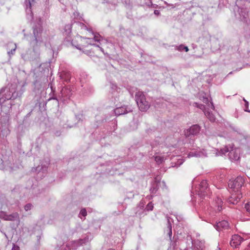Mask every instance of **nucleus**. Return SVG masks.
<instances>
[{
	"label": "nucleus",
	"instance_id": "1",
	"mask_svg": "<svg viewBox=\"0 0 250 250\" xmlns=\"http://www.w3.org/2000/svg\"><path fill=\"white\" fill-rule=\"evenodd\" d=\"M33 36L30 42L32 49H28L21 54L22 58L25 61H32L38 59L41 47L45 44L46 33L43 31L41 21L33 27Z\"/></svg>",
	"mask_w": 250,
	"mask_h": 250
},
{
	"label": "nucleus",
	"instance_id": "2",
	"mask_svg": "<svg viewBox=\"0 0 250 250\" xmlns=\"http://www.w3.org/2000/svg\"><path fill=\"white\" fill-rule=\"evenodd\" d=\"M17 84L14 83L8 84L0 90V104L2 107L7 106L11 108L14 104L13 101L21 96V93L17 91Z\"/></svg>",
	"mask_w": 250,
	"mask_h": 250
},
{
	"label": "nucleus",
	"instance_id": "3",
	"mask_svg": "<svg viewBox=\"0 0 250 250\" xmlns=\"http://www.w3.org/2000/svg\"><path fill=\"white\" fill-rule=\"evenodd\" d=\"M209 193L210 189L208 187L206 180H202L198 187H195L194 184L192 187L191 193L196 194L202 198L208 195Z\"/></svg>",
	"mask_w": 250,
	"mask_h": 250
},
{
	"label": "nucleus",
	"instance_id": "4",
	"mask_svg": "<svg viewBox=\"0 0 250 250\" xmlns=\"http://www.w3.org/2000/svg\"><path fill=\"white\" fill-rule=\"evenodd\" d=\"M135 101L139 109L142 111H146L150 107L149 103L146 100L144 93L142 91L136 92Z\"/></svg>",
	"mask_w": 250,
	"mask_h": 250
},
{
	"label": "nucleus",
	"instance_id": "5",
	"mask_svg": "<svg viewBox=\"0 0 250 250\" xmlns=\"http://www.w3.org/2000/svg\"><path fill=\"white\" fill-rule=\"evenodd\" d=\"M229 152L228 156L231 161H238L240 158L239 151L236 149H232L231 147L226 146L224 148L221 149L218 152V155H226Z\"/></svg>",
	"mask_w": 250,
	"mask_h": 250
},
{
	"label": "nucleus",
	"instance_id": "6",
	"mask_svg": "<svg viewBox=\"0 0 250 250\" xmlns=\"http://www.w3.org/2000/svg\"><path fill=\"white\" fill-rule=\"evenodd\" d=\"M245 182L244 178L242 176H238L234 180H229L228 183L229 187L234 192L241 193L240 189Z\"/></svg>",
	"mask_w": 250,
	"mask_h": 250
},
{
	"label": "nucleus",
	"instance_id": "7",
	"mask_svg": "<svg viewBox=\"0 0 250 250\" xmlns=\"http://www.w3.org/2000/svg\"><path fill=\"white\" fill-rule=\"evenodd\" d=\"M234 10H237L235 13V17L243 22H247L248 18V11L246 8L236 6Z\"/></svg>",
	"mask_w": 250,
	"mask_h": 250
},
{
	"label": "nucleus",
	"instance_id": "8",
	"mask_svg": "<svg viewBox=\"0 0 250 250\" xmlns=\"http://www.w3.org/2000/svg\"><path fill=\"white\" fill-rule=\"evenodd\" d=\"M91 32L94 36L93 38H84L82 37H79L78 39L80 40L81 41L83 40H86V43L92 45H94L96 47H99V44H96L95 43H92V42L93 41H95L97 42H100L103 41L102 37L98 34V33H94L92 30L91 31H89Z\"/></svg>",
	"mask_w": 250,
	"mask_h": 250
},
{
	"label": "nucleus",
	"instance_id": "9",
	"mask_svg": "<svg viewBox=\"0 0 250 250\" xmlns=\"http://www.w3.org/2000/svg\"><path fill=\"white\" fill-rule=\"evenodd\" d=\"M200 130V127L198 125H192L189 128L184 131L186 137H189L191 136L197 135Z\"/></svg>",
	"mask_w": 250,
	"mask_h": 250
},
{
	"label": "nucleus",
	"instance_id": "10",
	"mask_svg": "<svg viewBox=\"0 0 250 250\" xmlns=\"http://www.w3.org/2000/svg\"><path fill=\"white\" fill-rule=\"evenodd\" d=\"M194 104H195V106L203 110L205 115L210 120V121L214 122L215 121V116L208 108H206L205 107V105L202 104H198L196 103H195Z\"/></svg>",
	"mask_w": 250,
	"mask_h": 250
},
{
	"label": "nucleus",
	"instance_id": "11",
	"mask_svg": "<svg viewBox=\"0 0 250 250\" xmlns=\"http://www.w3.org/2000/svg\"><path fill=\"white\" fill-rule=\"evenodd\" d=\"M244 241V239L238 234L233 235L231 237L230 245L233 248L238 247Z\"/></svg>",
	"mask_w": 250,
	"mask_h": 250
},
{
	"label": "nucleus",
	"instance_id": "12",
	"mask_svg": "<svg viewBox=\"0 0 250 250\" xmlns=\"http://www.w3.org/2000/svg\"><path fill=\"white\" fill-rule=\"evenodd\" d=\"M214 227L219 231L228 229L229 228V225L227 220H221L216 223Z\"/></svg>",
	"mask_w": 250,
	"mask_h": 250
},
{
	"label": "nucleus",
	"instance_id": "13",
	"mask_svg": "<svg viewBox=\"0 0 250 250\" xmlns=\"http://www.w3.org/2000/svg\"><path fill=\"white\" fill-rule=\"evenodd\" d=\"M72 95V90L70 87H64L61 91V96L63 101L69 99Z\"/></svg>",
	"mask_w": 250,
	"mask_h": 250
},
{
	"label": "nucleus",
	"instance_id": "14",
	"mask_svg": "<svg viewBox=\"0 0 250 250\" xmlns=\"http://www.w3.org/2000/svg\"><path fill=\"white\" fill-rule=\"evenodd\" d=\"M132 111L130 107L127 106H123L117 107L114 109V113L116 116H119L126 114Z\"/></svg>",
	"mask_w": 250,
	"mask_h": 250
},
{
	"label": "nucleus",
	"instance_id": "15",
	"mask_svg": "<svg viewBox=\"0 0 250 250\" xmlns=\"http://www.w3.org/2000/svg\"><path fill=\"white\" fill-rule=\"evenodd\" d=\"M207 156V152L205 149H197L195 150H193L189 152L188 157V158L191 157H206Z\"/></svg>",
	"mask_w": 250,
	"mask_h": 250
},
{
	"label": "nucleus",
	"instance_id": "16",
	"mask_svg": "<svg viewBox=\"0 0 250 250\" xmlns=\"http://www.w3.org/2000/svg\"><path fill=\"white\" fill-rule=\"evenodd\" d=\"M242 197L241 193L234 192L231 194L228 201L231 204L235 205L239 202Z\"/></svg>",
	"mask_w": 250,
	"mask_h": 250
},
{
	"label": "nucleus",
	"instance_id": "17",
	"mask_svg": "<svg viewBox=\"0 0 250 250\" xmlns=\"http://www.w3.org/2000/svg\"><path fill=\"white\" fill-rule=\"evenodd\" d=\"M192 244L194 250H204L205 249L204 241L194 240L192 241Z\"/></svg>",
	"mask_w": 250,
	"mask_h": 250
},
{
	"label": "nucleus",
	"instance_id": "18",
	"mask_svg": "<svg viewBox=\"0 0 250 250\" xmlns=\"http://www.w3.org/2000/svg\"><path fill=\"white\" fill-rule=\"evenodd\" d=\"M167 228L165 230V233H167V235L168 236V237L170 240H171L172 237V224L171 222V220H172L170 217L167 216Z\"/></svg>",
	"mask_w": 250,
	"mask_h": 250
},
{
	"label": "nucleus",
	"instance_id": "19",
	"mask_svg": "<svg viewBox=\"0 0 250 250\" xmlns=\"http://www.w3.org/2000/svg\"><path fill=\"white\" fill-rule=\"evenodd\" d=\"M85 241V240L83 239L71 241L68 244V246L69 247V249H76L79 246L84 243Z\"/></svg>",
	"mask_w": 250,
	"mask_h": 250
},
{
	"label": "nucleus",
	"instance_id": "20",
	"mask_svg": "<svg viewBox=\"0 0 250 250\" xmlns=\"http://www.w3.org/2000/svg\"><path fill=\"white\" fill-rule=\"evenodd\" d=\"M79 36L77 37L78 40H73L71 42L72 45L75 47L77 49L79 50H81V46H86V45L84 44V43H86V40H83V41H81L80 40L78 39V37Z\"/></svg>",
	"mask_w": 250,
	"mask_h": 250
},
{
	"label": "nucleus",
	"instance_id": "21",
	"mask_svg": "<svg viewBox=\"0 0 250 250\" xmlns=\"http://www.w3.org/2000/svg\"><path fill=\"white\" fill-rule=\"evenodd\" d=\"M34 0H25V11L27 15H29L31 18L33 17V13L31 10L32 3Z\"/></svg>",
	"mask_w": 250,
	"mask_h": 250
},
{
	"label": "nucleus",
	"instance_id": "22",
	"mask_svg": "<svg viewBox=\"0 0 250 250\" xmlns=\"http://www.w3.org/2000/svg\"><path fill=\"white\" fill-rule=\"evenodd\" d=\"M6 221H16L17 222V225L20 223V217L19 214L17 212H14L11 214H8V216H6Z\"/></svg>",
	"mask_w": 250,
	"mask_h": 250
},
{
	"label": "nucleus",
	"instance_id": "23",
	"mask_svg": "<svg viewBox=\"0 0 250 250\" xmlns=\"http://www.w3.org/2000/svg\"><path fill=\"white\" fill-rule=\"evenodd\" d=\"M73 24H68L65 25L64 27V31L63 34L64 36H66V39L67 41H69V38L70 37L72 30V26Z\"/></svg>",
	"mask_w": 250,
	"mask_h": 250
},
{
	"label": "nucleus",
	"instance_id": "24",
	"mask_svg": "<svg viewBox=\"0 0 250 250\" xmlns=\"http://www.w3.org/2000/svg\"><path fill=\"white\" fill-rule=\"evenodd\" d=\"M159 180L157 178H155V180L152 182L151 187L150 188V192L151 194H155L158 189V183Z\"/></svg>",
	"mask_w": 250,
	"mask_h": 250
},
{
	"label": "nucleus",
	"instance_id": "25",
	"mask_svg": "<svg viewBox=\"0 0 250 250\" xmlns=\"http://www.w3.org/2000/svg\"><path fill=\"white\" fill-rule=\"evenodd\" d=\"M73 25L76 26L78 29H84L88 31H91V28H88L85 24L79 21H75Z\"/></svg>",
	"mask_w": 250,
	"mask_h": 250
},
{
	"label": "nucleus",
	"instance_id": "26",
	"mask_svg": "<svg viewBox=\"0 0 250 250\" xmlns=\"http://www.w3.org/2000/svg\"><path fill=\"white\" fill-rule=\"evenodd\" d=\"M47 167L45 166H39L36 168L32 169V171H34L35 170V172H37L38 174L41 175L42 174L45 173L46 171H47Z\"/></svg>",
	"mask_w": 250,
	"mask_h": 250
},
{
	"label": "nucleus",
	"instance_id": "27",
	"mask_svg": "<svg viewBox=\"0 0 250 250\" xmlns=\"http://www.w3.org/2000/svg\"><path fill=\"white\" fill-rule=\"evenodd\" d=\"M215 206L217 207L218 211H220L222 209V205L223 204L222 199L220 197H216L215 200Z\"/></svg>",
	"mask_w": 250,
	"mask_h": 250
},
{
	"label": "nucleus",
	"instance_id": "28",
	"mask_svg": "<svg viewBox=\"0 0 250 250\" xmlns=\"http://www.w3.org/2000/svg\"><path fill=\"white\" fill-rule=\"evenodd\" d=\"M9 46L10 47H12V48L10 50L7 51V54L11 57V55H13L15 52L16 49L17 48L16 44L13 43H10L9 44Z\"/></svg>",
	"mask_w": 250,
	"mask_h": 250
},
{
	"label": "nucleus",
	"instance_id": "29",
	"mask_svg": "<svg viewBox=\"0 0 250 250\" xmlns=\"http://www.w3.org/2000/svg\"><path fill=\"white\" fill-rule=\"evenodd\" d=\"M165 159H166V157L164 155H156L154 156L155 161L159 165L162 164Z\"/></svg>",
	"mask_w": 250,
	"mask_h": 250
},
{
	"label": "nucleus",
	"instance_id": "30",
	"mask_svg": "<svg viewBox=\"0 0 250 250\" xmlns=\"http://www.w3.org/2000/svg\"><path fill=\"white\" fill-rule=\"evenodd\" d=\"M110 88L111 89V93L112 94H114V93H119L120 88H118L117 86V85L115 84H114L113 83H111L110 84Z\"/></svg>",
	"mask_w": 250,
	"mask_h": 250
},
{
	"label": "nucleus",
	"instance_id": "31",
	"mask_svg": "<svg viewBox=\"0 0 250 250\" xmlns=\"http://www.w3.org/2000/svg\"><path fill=\"white\" fill-rule=\"evenodd\" d=\"M177 162L176 163H172V167H178L181 165L184 162V159L182 158L177 159Z\"/></svg>",
	"mask_w": 250,
	"mask_h": 250
},
{
	"label": "nucleus",
	"instance_id": "32",
	"mask_svg": "<svg viewBox=\"0 0 250 250\" xmlns=\"http://www.w3.org/2000/svg\"><path fill=\"white\" fill-rule=\"evenodd\" d=\"M203 101L204 103H206L208 104V107H210L213 110L214 109V106L213 105V103L210 102V103H209V100L208 98L204 97Z\"/></svg>",
	"mask_w": 250,
	"mask_h": 250
},
{
	"label": "nucleus",
	"instance_id": "33",
	"mask_svg": "<svg viewBox=\"0 0 250 250\" xmlns=\"http://www.w3.org/2000/svg\"><path fill=\"white\" fill-rule=\"evenodd\" d=\"M177 49L180 51H182L184 50L186 52H188V46H185L183 44H181L179 46H178Z\"/></svg>",
	"mask_w": 250,
	"mask_h": 250
},
{
	"label": "nucleus",
	"instance_id": "34",
	"mask_svg": "<svg viewBox=\"0 0 250 250\" xmlns=\"http://www.w3.org/2000/svg\"><path fill=\"white\" fill-rule=\"evenodd\" d=\"M86 215H87V211L85 210V209L83 208V209H82L80 211L79 216L81 219H82V217H85L86 216Z\"/></svg>",
	"mask_w": 250,
	"mask_h": 250
},
{
	"label": "nucleus",
	"instance_id": "35",
	"mask_svg": "<svg viewBox=\"0 0 250 250\" xmlns=\"http://www.w3.org/2000/svg\"><path fill=\"white\" fill-rule=\"evenodd\" d=\"M243 101L245 102L244 104V110L245 111L250 112V110L249 109V102L246 101L244 98H243Z\"/></svg>",
	"mask_w": 250,
	"mask_h": 250
},
{
	"label": "nucleus",
	"instance_id": "36",
	"mask_svg": "<svg viewBox=\"0 0 250 250\" xmlns=\"http://www.w3.org/2000/svg\"><path fill=\"white\" fill-rule=\"evenodd\" d=\"M153 208V204L152 202H149L146 206L145 209L147 211H151L152 210Z\"/></svg>",
	"mask_w": 250,
	"mask_h": 250
},
{
	"label": "nucleus",
	"instance_id": "37",
	"mask_svg": "<svg viewBox=\"0 0 250 250\" xmlns=\"http://www.w3.org/2000/svg\"><path fill=\"white\" fill-rule=\"evenodd\" d=\"M160 143V141L158 140H155L154 142L151 143V146L152 148H154L155 146L158 145H159Z\"/></svg>",
	"mask_w": 250,
	"mask_h": 250
},
{
	"label": "nucleus",
	"instance_id": "38",
	"mask_svg": "<svg viewBox=\"0 0 250 250\" xmlns=\"http://www.w3.org/2000/svg\"><path fill=\"white\" fill-rule=\"evenodd\" d=\"M6 216H8V214L3 211L0 212V217L4 220H6Z\"/></svg>",
	"mask_w": 250,
	"mask_h": 250
},
{
	"label": "nucleus",
	"instance_id": "39",
	"mask_svg": "<svg viewBox=\"0 0 250 250\" xmlns=\"http://www.w3.org/2000/svg\"><path fill=\"white\" fill-rule=\"evenodd\" d=\"M245 208L247 212L250 214V201L245 204Z\"/></svg>",
	"mask_w": 250,
	"mask_h": 250
},
{
	"label": "nucleus",
	"instance_id": "40",
	"mask_svg": "<svg viewBox=\"0 0 250 250\" xmlns=\"http://www.w3.org/2000/svg\"><path fill=\"white\" fill-rule=\"evenodd\" d=\"M32 207H33V206H32V205L31 204H30V203L27 204L24 206V209L26 211H28V210H30L32 208Z\"/></svg>",
	"mask_w": 250,
	"mask_h": 250
},
{
	"label": "nucleus",
	"instance_id": "41",
	"mask_svg": "<svg viewBox=\"0 0 250 250\" xmlns=\"http://www.w3.org/2000/svg\"><path fill=\"white\" fill-rule=\"evenodd\" d=\"M136 90V88L132 87V88H130L128 89V91L130 93L131 96H133V92Z\"/></svg>",
	"mask_w": 250,
	"mask_h": 250
},
{
	"label": "nucleus",
	"instance_id": "42",
	"mask_svg": "<svg viewBox=\"0 0 250 250\" xmlns=\"http://www.w3.org/2000/svg\"><path fill=\"white\" fill-rule=\"evenodd\" d=\"M76 118L78 121H82L83 119V115L82 114H78L76 116Z\"/></svg>",
	"mask_w": 250,
	"mask_h": 250
},
{
	"label": "nucleus",
	"instance_id": "43",
	"mask_svg": "<svg viewBox=\"0 0 250 250\" xmlns=\"http://www.w3.org/2000/svg\"><path fill=\"white\" fill-rule=\"evenodd\" d=\"M12 250H20V247L15 244H13Z\"/></svg>",
	"mask_w": 250,
	"mask_h": 250
},
{
	"label": "nucleus",
	"instance_id": "44",
	"mask_svg": "<svg viewBox=\"0 0 250 250\" xmlns=\"http://www.w3.org/2000/svg\"><path fill=\"white\" fill-rule=\"evenodd\" d=\"M79 14L76 12H74V18H76V19H78L79 20H80L81 19H82V18L81 17H80L79 18H78V16H79Z\"/></svg>",
	"mask_w": 250,
	"mask_h": 250
},
{
	"label": "nucleus",
	"instance_id": "45",
	"mask_svg": "<svg viewBox=\"0 0 250 250\" xmlns=\"http://www.w3.org/2000/svg\"><path fill=\"white\" fill-rule=\"evenodd\" d=\"M51 100H56L58 102V99H57V97L55 96H53L52 97H50L49 99H48V101H50Z\"/></svg>",
	"mask_w": 250,
	"mask_h": 250
},
{
	"label": "nucleus",
	"instance_id": "46",
	"mask_svg": "<svg viewBox=\"0 0 250 250\" xmlns=\"http://www.w3.org/2000/svg\"><path fill=\"white\" fill-rule=\"evenodd\" d=\"M154 14L157 16H158L160 14V11L158 10H155L154 11Z\"/></svg>",
	"mask_w": 250,
	"mask_h": 250
},
{
	"label": "nucleus",
	"instance_id": "47",
	"mask_svg": "<svg viewBox=\"0 0 250 250\" xmlns=\"http://www.w3.org/2000/svg\"><path fill=\"white\" fill-rule=\"evenodd\" d=\"M50 88H51V91L53 93H54L55 92V88H54L52 85V84H50Z\"/></svg>",
	"mask_w": 250,
	"mask_h": 250
},
{
	"label": "nucleus",
	"instance_id": "48",
	"mask_svg": "<svg viewBox=\"0 0 250 250\" xmlns=\"http://www.w3.org/2000/svg\"><path fill=\"white\" fill-rule=\"evenodd\" d=\"M165 3L167 5H170V6H172L173 5L172 4H168L167 2V1H164Z\"/></svg>",
	"mask_w": 250,
	"mask_h": 250
},
{
	"label": "nucleus",
	"instance_id": "49",
	"mask_svg": "<svg viewBox=\"0 0 250 250\" xmlns=\"http://www.w3.org/2000/svg\"><path fill=\"white\" fill-rule=\"evenodd\" d=\"M247 250H250V242L248 245V248H247Z\"/></svg>",
	"mask_w": 250,
	"mask_h": 250
},
{
	"label": "nucleus",
	"instance_id": "50",
	"mask_svg": "<svg viewBox=\"0 0 250 250\" xmlns=\"http://www.w3.org/2000/svg\"><path fill=\"white\" fill-rule=\"evenodd\" d=\"M99 47L100 48V50H101V51H102L103 52H104V49H103V48H102V47H100V46H99Z\"/></svg>",
	"mask_w": 250,
	"mask_h": 250
},
{
	"label": "nucleus",
	"instance_id": "51",
	"mask_svg": "<svg viewBox=\"0 0 250 250\" xmlns=\"http://www.w3.org/2000/svg\"><path fill=\"white\" fill-rule=\"evenodd\" d=\"M88 53H89V52H88V51H86L85 52H84V53H85V54H87V55H89Z\"/></svg>",
	"mask_w": 250,
	"mask_h": 250
},
{
	"label": "nucleus",
	"instance_id": "52",
	"mask_svg": "<svg viewBox=\"0 0 250 250\" xmlns=\"http://www.w3.org/2000/svg\"><path fill=\"white\" fill-rule=\"evenodd\" d=\"M220 248L218 247H217L216 250H220Z\"/></svg>",
	"mask_w": 250,
	"mask_h": 250
},
{
	"label": "nucleus",
	"instance_id": "53",
	"mask_svg": "<svg viewBox=\"0 0 250 250\" xmlns=\"http://www.w3.org/2000/svg\"><path fill=\"white\" fill-rule=\"evenodd\" d=\"M108 250H115L112 249H108Z\"/></svg>",
	"mask_w": 250,
	"mask_h": 250
},
{
	"label": "nucleus",
	"instance_id": "54",
	"mask_svg": "<svg viewBox=\"0 0 250 250\" xmlns=\"http://www.w3.org/2000/svg\"><path fill=\"white\" fill-rule=\"evenodd\" d=\"M113 94L115 95V96H116V94H115V93H114Z\"/></svg>",
	"mask_w": 250,
	"mask_h": 250
},
{
	"label": "nucleus",
	"instance_id": "55",
	"mask_svg": "<svg viewBox=\"0 0 250 250\" xmlns=\"http://www.w3.org/2000/svg\"><path fill=\"white\" fill-rule=\"evenodd\" d=\"M6 132H9V131L8 130H7Z\"/></svg>",
	"mask_w": 250,
	"mask_h": 250
}]
</instances>
